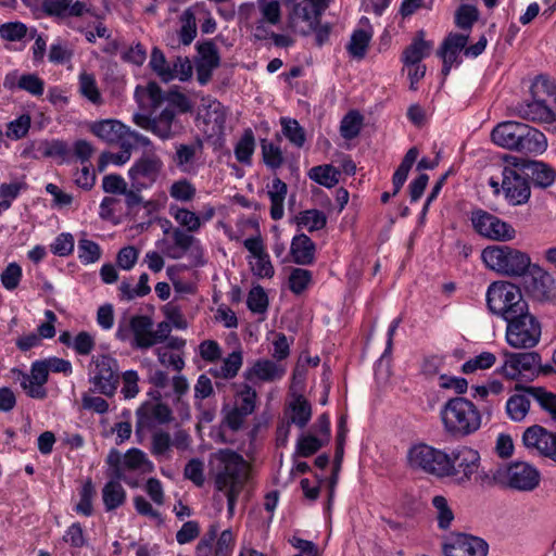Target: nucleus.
<instances>
[{"label":"nucleus","instance_id":"nucleus-59","mask_svg":"<svg viewBox=\"0 0 556 556\" xmlns=\"http://www.w3.org/2000/svg\"><path fill=\"white\" fill-rule=\"evenodd\" d=\"M262 20L270 25H277L281 20L280 3L278 0H257Z\"/></svg>","mask_w":556,"mask_h":556},{"label":"nucleus","instance_id":"nucleus-40","mask_svg":"<svg viewBox=\"0 0 556 556\" xmlns=\"http://www.w3.org/2000/svg\"><path fill=\"white\" fill-rule=\"evenodd\" d=\"M341 172L330 164L314 166L308 172V177L326 188L334 187L340 179Z\"/></svg>","mask_w":556,"mask_h":556},{"label":"nucleus","instance_id":"nucleus-44","mask_svg":"<svg viewBox=\"0 0 556 556\" xmlns=\"http://www.w3.org/2000/svg\"><path fill=\"white\" fill-rule=\"evenodd\" d=\"M295 220L299 227L312 232L323 229L326 226L327 217L321 211L306 210L299 213Z\"/></svg>","mask_w":556,"mask_h":556},{"label":"nucleus","instance_id":"nucleus-48","mask_svg":"<svg viewBox=\"0 0 556 556\" xmlns=\"http://www.w3.org/2000/svg\"><path fill=\"white\" fill-rule=\"evenodd\" d=\"M371 39V33L365 29H355L346 47L349 53L356 59H363Z\"/></svg>","mask_w":556,"mask_h":556},{"label":"nucleus","instance_id":"nucleus-35","mask_svg":"<svg viewBox=\"0 0 556 556\" xmlns=\"http://www.w3.org/2000/svg\"><path fill=\"white\" fill-rule=\"evenodd\" d=\"M122 480L126 481V478L116 479L111 477L102 489V501L108 511L121 507L126 501V491L121 484Z\"/></svg>","mask_w":556,"mask_h":556},{"label":"nucleus","instance_id":"nucleus-64","mask_svg":"<svg viewBox=\"0 0 556 556\" xmlns=\"http://www.w3.org/2000/svg\"><path fill=\"white\" fill-rule=\"evenodd\" d=\"M531 92L534 98L539 99L541 96L546 94L556 98V83L554 79L546 75H539L535 77L531 86Z\"/></svg>","mask_w":556,"mask_h":556},{"label":"nucleus","instance_id":"nucleus-10","mask_svg":"<svg viewBox=\"0 0 556 556\" xmlns=\"http://www.w3.org/2000/svg\"><path fill=\"white\" fill-rule=\"evenodd\" d=\"M473 229L482 237L495 241H509L516 237L514 227L483 210H476L470 217Z\"/></svg>","mask_w":556,"mask_h":556},{"label":"nucleus","instance_id":"nucleus-60","mask_svg":"<svg viewBox=\"0 0 556 556\" xmlns=\"http://www.w3.org/2000/svg\"><path fill=\"white\" fill-rule=\"evenodd\" d=\"M75 239L70 232H62L55 237L50 244V251L61 257L71 255L74 252Z\"/></svg>","mask_w":556,"mask_h":556},{"label":"nucleus","instance_id":"nucleus-19","mask_svg":"<svg viewBox=\"0 0 556 556\" xmlns=\"http://www.w3.org/2000/svg\"><path fill=\"white\" fill-rule=\"evenodd\" d=\"M514 110L520 118L545 124L546 130L556 134V115L544 100L535 98L533 101L520 102Z\"/></svg>","mask_w":556,"mask_h":556},{"label":"nucleus","instance_id":"nucleus-25","mask_svg":"<svg viewBox=\"0 0 556 556\" xmlns=\"http://www.w3.org/2000/svg\"><path fill=\"white\" fill-rule=\"evenodd\" d=\"M286 372L287 367L285 364L268 358H261L244 372V377L251 382L255 380L273 382L282 379Z\"/></svg>","mask_w":556,"mask_h":556},{"label":"nucleus","instance_id":"nucleus-2","mask_svg":"<svg viewBox=\"0 0 556 556\" xmlns=\"http://www.w3.org/2000/svg\"><path fill=\"white\" fill-rule=\"evenodd\" d=\"M491 139L498 147L525 154H541L547 148L542 131L515 121L498 123L491 132Z\"/></svg>","mask_w":556,"mask_h":556},{"label":"nucleus","instance_id":"nucleus-43","mask_svg":"<svg viewBox=\"0 0 556 556\" xmlns=\"http://www.w3.org/2000/svg\"><path fill=\"white\" fill-rule=\"evenodd\" d=\"M102 250L100 245L86 238V235L78 240L77 244V256L81 264L90 265L98 262L101 258Z\"/></svg>","mask_w":556,"mask_h":556},{"label":"nucleus","instance_id":"nucleus-22","mask_svg":"<svg viewBox=\"0 0 556 556\" xmlns=\"http://www.w3.org/2000/svg\"><path fill=\"white\" fill-rule=\"evenodd\" d=\"M507 484L516 490L532 491L539 485L540 473L528 463L517 462L505 469Z\"/></svg>","mask_w":556,"mask_h":556},{"label":"nucleus","instance_id":"nucleus-24","mask_svg":"<svg viewBox=\"0 0 556 556\" xmlns=\"http://www.w3.org/2000/svg\"><path fill=\"white\" fill-rule=\"evenodd\" d=\"M506 361L498 371L508 379H516L523 371H530L540 365L541 357L535 352L505 353Z\"/></svg>","mask_w":556,"mask_h":556},{"label":"nucleus","instance_id":"nucleus-37","mask_svg":"<svg viewBox=\"0 0 556 556\" xmlns=\"http://www.w3.org/2000/svg\"><path fill=\"white\" fill-rule=\"evenodd\" d=\"M424 30H419L413 42L404 50L403 61L405 65H417L426 58L431 49L432 43L424 39Z\"/></svg>","mask_w":556,"mask_h":556},{"label":"nucleus","instance_id":"nucleus-3","mask_svg":"<svg viewBox=\"0 0 556 556\" xmlns=\"http://www.w3.org/2000/svg\"><path fill=\"white\" fill-rule=\"evenodd\" d=\"M440 417L444 431L453 438L469 437L482 425L480 409L463 396L447 400L441 408Z\"/></svg>","mask_w":556,"mask_h":556},{"label":"nucleus","instance_id":"nucleus-47","mask_svg":"<svg viewBox=\"0 0 556 556\" xmlns=\"http://www.w3.org/2000/svg\"><path fill=\"white\" fill-rule=\"evenodd\" d=\"M149 65L163 83H169L174 79V74L170 72L172 65L159 48H153Z\"/></svg>","mask_w":556,"mask_h":556},{"label":"nucleus","instance_id":"nucleus-63","mask_svg":"<svg viewBox=\"0 0 556 556\" xmlns=\"http://www.w3.org/2000/svg\"><path fill=\"white\" fill-rule=\"evenodd\" d=\"M198 51L201 55V64L199 66H203L208 71H212L219 65V55L213 42L206 41L199 43Z\"/></svg>","mask_w":556,"mask_h":556},{"label":"nucleus","instance_id":"nucleus-14","mask_svg":"<svg viewBox=\"0 0 556 556\" xmlns=\"http://www.w3.org/2000/svg\"><path fill=\"white\" fill-rule=\"evenodd\" d=\"M173 162L184 174L195 175L203 165L204 143L200 137H195L187 143H175Z\"/></svg>","mask_w":556,"mask_h":556},{"label":"nucleus","instance_id":"nucleus-54","mask_svg":"<svg viewBox=\"0 0 556 556\" xmlns=\"http://www.w3.org/2000/svg\"><path fill=\"white\" fill-rule=\"evenodd\" d=\"M496 362V356L491 352H482L479 355L468 359L462 366V371L466 375L473 374L477 370L491 368Z\"/></svg>","mask_w":556,"mask_h":556},{"label":"nucleus","instance_id":"nucleus-6","mask_svg":"<svg viewBox=\"0 0 556 556\" xmlns=\"http://www.w3.org/2000/svg\"><path fill=\"white\" fill-rule=\"evenodd\" d=\"M481 258L488 268L511 277L522 276L531 267L530 256L509 245H489Z\"/></svg>","mask_w":556,"mask_h":556},{"label":"nucleus","instance_id":"nucleus-13","mask_svg":"<svg viewBox=\"0 0 556 556\" xmlns=\"http://www.w3.org/2000/svg\"><path fill=\"white\" fill-rule=\"evenodd\" d=\"M442 551L445 556H486L489 545L471 534L452 533L444 540Z\"/></svg>","mask_w":556,"mask_h":556},{"label":"nucleus","instance_id":"nucleus-52","mask_svg":"<svg viewBox=\"0 0 556 556\" xmlns=\"http://www.w3.org/2000/svg\"><path fill=\"white\" fill-rule=\"evenodd\" d=\"M79 91L93 104H100L102 102L101 93L93 74L84 72L79 75Z\"/></svg>","mask_w":556,"mask_h":556},{"label":"nucleus","instance_id":"nucleus-4","mask_svg":"<svg viewBox=\"0 0 556 556\" xmlns=\"http://www.w3.org/2000/svg\"><path fill=\"white\" fill-rule=\"evenodd\" d=\"M443 477H451L459 485L470 482L490 484L491 475L481 466L480 453L469 446L459 445L447 454Z\"/></svg>","mask_w":556,"mask_h":556},{"label":"nucleus","instance_id":"nucleus-11","mask_svg":"<svg viewBox=\"0 0 556 556\" xmlns=\"http://www.w3.org/2000/svg\"><path fill=\"white\" fill-rule=\"evenodd\" d=\"M94 365L90 382L94 389L105 396H113L119 382L117 361L109 355H98L92 358Z\"/></svg>","mask_w":556,"mask_h":556},{"label":"nucleus","instance_id":"nucleus-58","mask_svg":"<svg viewBox=\"0 0 556 556\" xmlns=\"http://www.w3.org/2000/svg\"><path fill=\"white\" fill-rule=\"evenodd\" d=\"M478 18V9L469 4H462L455 13V24L458 28L464 30H470Z\"/></svg>","mask_w":556,"mask_h":556},{"label":"nucleus","instance_id":"nucleus-53","mask_svg":"<svg viewBox=\"0 0 556 556\" xmlns=\"http://www.w3.org/2000/svg\"><path fill=\"white\" fill-rule=\"evenodd\" d=\"M96 494L91 480H87L79 491V502L75 506V511L83 516H91L93 514L92 500Z\"/></svg>","mask_w":556,"mask_h":556},{"label":"nucleus","instance_id":"nucleus-15","mask_svg":"<svg viewBox=\"0 0 556 556\" xmlns=\"http://www.w3.org/2000/svg\"><path fill=\"white\" fill-rule=\"evenodd\" d=\"M330 0H302L294 4L290 14V23L293 27H298L303 23L305 29L300 31L303 35L312 33L313 28L319 23L323 13L329 7Z\"/></svg>","mask_w":556,"mask_h":556},{"label":"nucleus","instance_id":"nucleus-30","mask_svg":"<svg viewBox=\"0 0 556 556\" xmlns=\"http://www.w3.org/2000/svg\"><path fill=\"white\" fill-rule=\"evenodd\" d=\"M419 155V151L417 148L413 147L410 148L406 154L404 155L400 166L396 168V170L393 174L392 177V185H393V192H383L381 195V202L387 203L391 195H395L400 192L401 188L403 187L404 182L407 179L408 173L410 168L413 167L414 163L416 162L417 157Z\"/></svg>","mask_w":556,"mask_h":556},{"label":"nucleus","instance_id":"nucleus-20","mask_svg":"<svg viewBox=\"0 0 556 556\" xmlns=\"http://www.w3.org/2000/svg\"><path fill=\"white\" fill-rule=\"evenodd\" d=\"M190 233L180 227L173 228L170 232L173 242L163 250L165 255L172 260H180L190 252L193 257L201 258L203 255L201 243Z\"/></svg>","mask_w":556,"mask_h":556},{"label":"nucleus","instance_id":"nucleus-16","mask_svg":"<svg viewBox=\"0 0 556 556\" xmlns=\"http://www.w3.org/2000/svg\"><path fill=\"white\" fill-rule=\"evenodd\" d=\"M172 419V409L166 404L144 402L136 410V434L152 431Z\"/></svg>","mask_w":556,"mask_h":556},{"label":"nucleus","instance_id":"nucleus-46","mask_svg":"<svg viewBox=\"0 0 556 556\" xmlns=\"http://www.w3.org/2000/svg\"><path fill=\"white\" fill-rule=\"evenodd\" d=\"M255 149V138L251 129L244 130L242 137L235 147V156L242 164H251Z\"/></svg>","mask_w":556,"mask_h":556},{"label":"nucleus","instance_id":"nucleus-50","mask_svg":"<svg viewBox=\"0 0 556 556\" xmlns=\"http://www.w3.org/2000/svg\"><path fill=\"white\" fill-rule=\"evenodd\" d=\"M281 127L283 135L288 138V140L298 148H302L305 143V130L299 124L296 119L282 117Z\"/></svg>","mask_w":556,"mask_h":556},{"label":"nucleus","instance_id":"nucleus-56","mask_svg":"<svg viewBox=\"0 0 556 556\" xmlns=\"http://www.w3.org/2000/svg\"><path fill=\"white\" fill-rule=\"evenodd\" d=\"M312 271L304 268H292L289 276V288L294 294H301L312 283Z\"/></svg>","mask_w":556,"mask_h":556},{"label":"nucleus","instance_id":"nucleus-32","mask_svg":"<svg viewBox=\"0 0 556 556\" xmlns=\"http://www.w3.org/2000/svg\"><path fill=\"white\" fill-rule=\"evenodd\" d=\"M553 433L554 432L547 431L542 426L534 425L526 429L522 441L528 448H533L538 451L539 454L547 457Z\"/></svg>","mask_w":556,"mask_h":556},{"label":"nucleus","instance_id":"nucleus-31","mask_svg":"<svg viewBox=\"0 0 556 556\" xmlns=\"http://www.w3.org/2000/svg\"><path fill=\"white\" fill-rule=\"evenodd\" d=\"M526 175L539 188L552 186L556 179V170L541 161H528L525 164Z\"/></svg>","mask_w":556,"mask_h":556},{"label":"nucleus","instance_id":"nucleus-62","mask_svg":"<svg viewBox=\"0 0 556 556\" xmlns=\"http://www.w3.org/2000/svg\"><path fill=\"white\" fill-rule=\"evenodd\" d=\"M362 126V116L357 112L348 113L340 125V134L344 139L358 136Z\"/></svg>","mask_w":556,"mask_h":556},{"label":"nucleus","instance_id":"nucleus-17","mask_svg":"<svg viewBox=\"0 0 556 556\" xmlns=\"http://www.w3.org/2000/svg\"><path fill=\"white\" fill-rule=\"evenodd\" d=\"M202 106L203 134L207 138L220 137L224 134L227 119L226 108L218 100L210 97L202 99Z\"/></svg>","mask_w":556,"mask_h":556},{"label":"nucleus","instance_id":"nucleus-33","mask_svg":"<svg viewBox=\"0 0 556 556\" xmlns=\"http://www.w3.org/2000/svg\"><path fill=\"white\" fill-rule=\"evenodd\" d=\"M553 433L554 432L547 431L542 426L534 425L526 429L522 441L528 448H533L538 451L539 454L547 457Z\"/></svg>","mask_w":556,"mask_h":556},{"label":"nucleus","instance_id":"nucleus-41","mask_svg":"<svg viewBox=\"0 0 556 556\" xmlns=\"http://www.w3.org/2000/svg\"><path fill=\"white\" fill-rule=\"evenodd\" d=\"M532 291L539 299H546L552 292L554 279L551 274L538 265L532 266Z\"/></svg>","mask_w":556,"mask_h":556},{"label":"nucleus","instance_id":"nucleus-23","mask_svg":"<svg viewBox=\"0 0 556 556\" xmlns=\"http://www.w3.org/2000/svg\"><path fill=\"white\" fill-rule=\"evenodd\" d=\"M243 245L252 255L249 264L253 275L258 278H271L275 269L264 248L262 238L260 236L248 238L244 240Z\"/></svg>","mask_w":556,"mask_h":556},{"label":"nucleus","instance_id":"nucleus-57","mask_svg":"<svg viewBox=\"0 0 556 556\" xmlns=\"http://www.w3.org/2000/svg\"><path fill=\"white\" fill-rule=\"evenodd\" d=\"M195 187L186 178L174 181L169 187V195L176 201H192L193 198L195 197Z\"/></svg>","mask_w":556,"mask_h":556},{"label":"nucleus","instance_id":"nucleus-1","mask_svg":"<svg viewBox=\"0 0 556 556\" xmlns=\"http://www.w3.org/2000/svg\"><path fill=\"white\" fill-rule=\"evenodd\" d=\"M207 466L215 489L227 498V513L231 518L238 497L250 480L251 465L236 451L219 448L210 454Z\"/></svg>","mask_w":556,"mask_h":556},{"label":"nucleus","instance_id":"nucleus-27","mask_svg":"<svg viewBox=\"0 0 556 556\" xmlns=\"http://www.w3.org/2000/svg\"><path fill=\"white\" fill-rule=\"evenodd\" d=\"M91 132L109 143H119L125 140L130 129L116 119L96 122L90 127Z\"/></svg>","mask_w":556,"mask_h":556},{"label":"nucleus","instance_id":"nucleus-61","mask_svg":"<svg viewBox=\"0 0 556 556\" xmlns=\"http://www.w3.org/2000/svg\"><path fill=\"white\" fill-rule=\"evenodd\" d=\"M247 304L249 309L253 313H265L268 307V296L265 290L261 286L252 288L248 294Z\"/></svg>","mask_w":556,"mask_h":556},{"label":"nucleus","instance_id":"nucleus-34","mask_svg":"<svg viewBox=\"0 0 556 556\" xmlns=\"http://www.w3.org/2000/svg\"><path fill=\"white\" fill-rule=\"evenodd\" d=\"M267 188V195L270 200V217L274 220H279L285 215V200L288 192V186L280 178L275 177Z\"/></svg>","mask_w":556,"mask_h":556},{"label":"nucleus","instance_id":"nucleus-55","mask_svg":"<svg viewBox=\"0 0 556 556\" xmlns=\"http://www.w3.org/2000/svg\"><path fill=\"white\" fill-rule=\"evenodd\" d=\"M37 151L43 157L64 160L67 155L68 148L66 142L54 139L39 142Z\"/></svg>","mask_w":556,"mask_h":556},{"label":"nucleus","instance_id":"nucleus-45","mask_svg":"<svg viewBox=\"0 0 556 556\" xmlns=\"http://www.w3.org/2000/svg\"><path fill=\"white\" fill-rule=\"evenodd\" d=\"M525 391L532 395V399L539 403L541 408L546 410L556 420V394L542 387L533 386H529V389H525Z\"/></svg>","mask_w":556,"mask_h":556},{"label":"nucleus","instance_id":"nucleus-5","mask_svg":"<svg viewBox=\"0 0 556 556\" xmlns=\"http://www.w3.org/2000/svg\"><path fill=\"white\" fill-rule=\"evenodd\" d=\"M486 304L494 315L502 317L505 321L529 309L520 288L508 281H496L490 285L486 291Z\"/></svg>","mask_w":556,"mask_h":556},{"label":"nucleus","instance_id":"nucleus-21","mask_svg":"<svg viewBox=\"0 0 556 556\" xmlns=\"http://www.w3.org/2000/svg\"><path fill=\"white\" fill-rule=\"evenodd\" d=\"M502 176V189L508 203L511 205L526 203L531 194L528 180L509 167H504Z\"/></svg>","mask_w":556,"mask_h":556},{"label":"nucleus","instance_id":"nucleus-7","mask_svg":"<svg viewBox=\"0 0 556 556\" xmlns=\"http://www.w3.org/2000/svg\"><path fill=\"white\" fill-rule=\"evenodd\" d=\"M506 341L514 349H532L541 338L542 328L540 321L529 313L517 315L506 321Z\"/></svg>","mask_w":556,"mask_h":556},{"label":"nucleus","instance_id":"nucleus-12","mask_svg":"<svg viewBox=\"0 0 556 556\" xmlns=\"http://www.w3.org/2000/svg\"><path fill=\"white\" fill-rule=\"evenodd\" d=\"M163 162L156 154H143L129 168L128 177L131 187L137 191L148 189L159 179Z\"/></svg>","mask_w":556,"mask_h":556},{"label":"nucleus","instance_id":"nucleus-26","mask_svg":"<svg viewBox=\"0 0 556 556\" xmlns=\"http://www.w3.org/2000/svg\"><path fill=\"white\" fill-rule=\"evenodd\" d=\"M153 321L149 316L136 315L129 320V328L134 334L131 345L146 350L155 345V337L152 336Z\"/></svg>","mask_w":556,"mask_h":556},{"label":"nucleus","instance_id":"nucleus-39","mask_svg":"<svg viewBox=\"0 0 556 556\" xmlns=\"http://www.w3.org/2000/svg\"><path fill=\"white\" fill-rule=\"evenodd\" d=\"M169 213L181 229L188 232H197L202 226L200 215L179 206H170Z\"/></svg>","mask_w":556,"mask_h":556},{"label":"nucleus","instance_id":"nucleus-38","mask_svg":"<svg viewBox=\"0 0 556 556\" xmlns=\"http://www.w3.org/2000/svg\"><path fill=\"white\" fill-rule=\"evenodd\" d=\"M124 472L126 470L150 473L154 470L153 463L147 454L139 448H130L123 457Z\"/></svg>","mask_w":556,"mask_h":556},{"label":"nucleus","instance_id":"nucleus-8","mask_svg":"<svg viewBox=\"0 0 556 556\" xmlns=\"http://www.w3.org/2000/svg\"><path fill=\"white\" fill-rule=\"evenodd\" d=\"M410 468L443 478V470L447 464V454L428 444H416L407 453Z\"/></svg>","mask_w":556,"mask_h":556},{"label":"nucleus","instance_id":"nucleus-29","mask_svg":"<svg viewBox=\"0 0 556 556\" xmlns=\"http://www.w3.org/2000/svg\"><path fill=\"white\" fill-rule=\"evenodd\" d=\"M316 247L312 239L305 233L294 236L291 245L290 254L295 264L307 266L315 262Z\"/></svg>","mask_w":556,"mask_h":556},{"label":"nucleus","instance_id":"nucleus-51","mask_svg":"<svg viewBox=\"0 0 556 556\" xmlns=\"http://www.w3.org/2000/svg\"><path fill=\"white\" fill-rule=\"evenodd\" d=\"M180 21L179 40L182 45L189 46L197 36V18L193 11L191 9L185 10Z\"/></svg>","mask_w":556,"mask_h":556},{"label":"nucleus","instance_id":"nucleus-36","mask_svg":"<svg viewBox=\"0 0 556 556\" xmlns=\"http://www.w3.org/2000/svg\"><path fill=\"white\" fill-rule=\"evenodd\" d=\"M286 416L289 424L304 428L312 417L311 404L302 395H299L290 403Z\"/></svg>","mask_w":556,"mask_h":556},{"label":"nucleus","instance_id":"nucleus-49","mask_svg":"<svg viewBox=\"0 0 556 556\" xmlns=\"http://www.w3.org/2000/svg\"><path fill=\"white\" fill-rule=\"evenodd\" d=\"M432 506L435 510L438 527L442 530L448 529L454 520V513L450 507L447 500L442 495H435L432 498Z\"/></svg>","mask_w":556,"mask_h":556},{"label":"nucleus","instance_id":"nucleus-28","mask_svg":"<svg viewBox=\"0 0 556 556\" xmlns=\"http://www.w3.org/2000/svg\"><path fill=\"white\" fill-rule=\"evenodd\" d=\"M527 386L517 384L516 393L508 397L506 402L507 416L516 422L522 421L529 413L532 395L525 391Z\"/></svg>","mask_w":556,"mask_h":556},{"label":"nucleus","instance_id":"nucleus-9","mask_svg":"<svg viewBox=\"0 0 556 556\" xmlns=\"http://www.w3.org/2000/svg\"><path fill=\"white\" fill-rule=\"evenodd\" d=\"M134 123L142 129L151 131L162 140H168L180 134L182 126L176 118V113L170 108H165L153 117L144 114H135Z\"/></svg>","mask_w":556,"mask_h":556},{"label":"nucleus","instance_id":"nucleus-18","mask_svg":"<svg viewBox=\"0 0 556 556\" xmlns=\"http://www.w3.org/2000/svg\"><path fill=\"white\" fill-rule=\"evenodd\" d=\"M191 438L186 430L179 429L174 433V437L164 430H156L152 433L151 438V453L159 458H169L170 447L179 451L189 448Z\"/></svg>","mask_w":556,"mask_h":556},{"label":"nucleus","instance_id":"nucleus-42","mask_svg":"<svg viewBox=\"0 0 556 556\" xmlns=\"http://www.w3.org/2000/svg\"><path fill=\"white\" fill-rule=\"evenodd\" d=\"M241 366L242 353L233 351L223 361L219 367L211 368L208 372L216 378L230 379L238 374Z\"/></svg>","mask_w":556,"mask_h":556}]
</instances>
